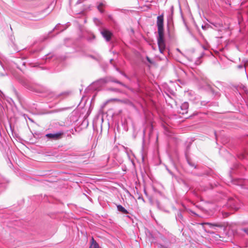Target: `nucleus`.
I'll use <instances>...</instances> for the list:
<instances>
[{
    "mask_svg": "<svg viewBox=\"0 0 248 248\" xmlns=\"http://www.w3.org/2000/svg\"><path fill=\"white\" fill-rule=\"evenodd\" d=\"M168 171H169V173H170V174H172V172H171L170 171V170H168Z\"/></svg>",
    "mask_w": 248,
    "mask_h": 248,
    "instance_id": "nucleus-17",
    "label": "nucleus"
},
{
    "mask_svg": "<svg viewBox=\"0 0 248 248\" xmlns=\"http://www.w3.org/2000/svg\"><path fill=\"white\" fill-rule=\"evenodd\" d=\"M183 111V112H182L183 114H184V113H186L187 112V109H181Z\"/></svg>",
    "mask_w": 248,
    "mask_h": 248,
    "instance_id": "nucleus-13",
    "label": "nucleus"
},
{
    "mask_svg": "<svg viewBox=\"0 0 248 248\" xmlns=\"http://www.w3.org/2000/svg\"><path fill=\"white\" fill-rule=\"evenodd\" d=\"M190 212H191L192 214H194V215H197V214H196V213H195L194 212H192V211H190Z\"/></svg>",
    "mask_w": 248,
    "mask_h": 248,
    "instance_id": "nucleus-16",
    "label": "nucleus"
},
{
    "mask_svg": "<svg viewBox=\"0 0 248 248\" xmlns=\"http://www.w3.org/2000/svg\"><path fill=\"white\" fill-rule=\"evenodd\" d=\"M101 34L103 37L105 38L107 41H109L112 36V33L108 30L106 29L101 31Z\"/></svg>",
    "mask_w": 248,
    "mask_h": 248,
    "instance_id": "nucleus-5",
    "label": "nucleus"
},
{
    "mask_svg": "<svg viewBox=\"0 0 248 248\" xmlns=\"http://www.w3.org/2000/svg\"><path fill=\"white\" fill-rule=\"evenodd\" d=\"M176 218L177 220L180 221L181 223H182V222L184 221L183 217L181 211H178L176 216Z\"/></svg>",
    "mask_w": 248,
    "mask_h": 248,
    "instance_id": "nucleus-7",
    "label": "nucleus"
},
{
    "mask_svg": "<svg viewBox=\"0 0 248 248\" xmlns=\"http://www.w3.org/2000/svg\"><path fill=\"white\" fill-rule=\"evenodd\" d=\"M104 5H105V4L103 2H101L99 4V5L97 6V8H98V10L101 13H103V10L102 9V7H103Z\"/></svg>",
    "mask_w": 248,
    "mask_h": 248,
    "instance_id": "nucleus-11",
    "label": "nucleus"
},
{
    "mask_svg": "<svg viewBox=\"0 0 248 248\" xmlns=\"http://www.w3.org/2000/svg\"><path fill=\"white\" fill-rule=\"evenodd\" d=\"M157 25L158 28V34L164 33L163 29V16L162 15L159 16L157 17Z\"/></svg>",
    "mask_w": 248,
    "mask_h": 248,
    "instance_id": "nucleus-3",
    "label": "nucleus"
},
{
    "mask_svg": "<svg viewBox=\"0 0 248 248\" xmlns=\"http://www.w3.org/2000/svg\"><path fill=\"white\" fill-rule=\"evenodd\" d=\"M157 44L160 52L162 54L164 53L166 49L164 33L158 34V36L157 37Z\"/></svg>",
    "mask_w": 248,
    "mask_h": 248,
    "instance_id": "nucleus-1",
    "label": "nucleus"
},
{
    "mask_svg": "<svg viewBox=\"0 0 248 248\" xmlns=\"http://www.w3.org/2000/svg\"><path fill=\"white\" fill-rule=\"evenodd\" d=\"M90 248H99V246L93 237L91 239V245Z\"/></svg>",
    "mask_w": 248,
    "mask_h": 248,
    "instance_id": "nucleus-8",
    "label": "nucleus"
},
{
    "mask_svg": "<svg viewBox=\"0 0 248 248\" xmlns=\"http://www.w3.org/2000/svg\"><path fill=\"white\" fill-rule=\"evenodd\" d=\"M91 110L89 109L88 112H87V114H90L91 113Z\"/></svg>",
    "mask_w": 248,
    "mask_h": 248,
    "instance_id": "nucleus-14",
    "label": "nucleus"
},
{
    "mask_svg": "<svg viewBox=\"0 0 248 248\" xmlns=\"http://www.w3.org/2000/svg\"><path fill=\"white\" fill-rule=\"evenodd\" d=\"M243 231L248 234V228L243 229Z\"/></svg>",
    "mask_w": 248,
    "mask_h": 248,
    "instance_id": "nucleus-12",
    "label": "nucleus"
},
{
    "mask_svg": "<svg viewBox=\"0 0 248 248\" xmlns=\"http://www.w3.org/2000/svg\"><path fill=\"white\" fill-rule=\"evenodd\" d=\"M63 135V132L60 131L55 133H48L46 135V137L51 140H58L61 139Z\"/></svg>",
    "mask_w": 248,
    "mask_h": 248,
    "instance_id": "nucleus-2",
    "label": "nucleus"
},
{
    "mask_svg": "<svg viewBox=\"0 0 248 248\" xmlns=\"http://www.w3.org/2000/svg\"><path fill=\"white\" fill-rule=\"evenodd\" d=\"M242 67H243V65H240L238 66L239 68H242Z\"/></svg>",
    "mask_w": 248,
    "mask_h": 248,
    "instance_id": "nucleus-15",
    "label": "nucleus"
},
{
    "mask_svg": "<svg viewBox=\"0 0 248 248\" xmlns=\"http://www.w3.org/2000/svg\"><path fill=\"white\" fill-rule=\"evenodd\" d=\"M235 210H237L238 208H234Z\"/></svg>",
    "mask_w": 248,
    "mask_h": 248,
    "instance_id": "nucleus-18",
    "label": "nucleus"
},
{
    "mask_svg": "<svg viewBox=\"0 0 248 248\" xmlns=\"http://www.w3.org/2000/svg\"><path fill=\"white\" fill-rule=\"evenodd\" d=\"M119 102V100L117 99H110L106 101L103 105L102 107L105 108L107 107H111L112 105L118 103Z\"/></svg>",
    "mask_w": 248,
    "mask_h": 248,
    "instance_id": "nucleus-4",
    "label": "nucleus"
},
{
    "mask_svg": "<svg viewBox=\"0 0 248 248\" xmlns=\"http://www.w3.org/2000/svg\"><path fill=\"white\" fill-rule=\"evenodd\" d=\"M40 110H43L42 111L38 112V113L41 114H49L52 112H54V111H46V109H39Z\"/></svg>",
    "mask_w": 248,
    "mask_h": 248,
    "instance_id": "nucleus-10",
    "label": "nucleus"
},
{
    "mask_svg": "<svg viewBox=\"0 0 248 248\" xmlns=\"http://www.w3.org/2000/svg\"><path fill=\"white\" fill-rule=\"evenodd\" d=\"M117 208L118 210L124 214H128V211L121 205H117Z\"/></svg>",
    "mask_w": 248,
    "mask_h": 248,
    "instance_id": "nucleus-6",
    "label": "nucleus"
},
{
    "mask_svg": "<svg viewBox=\"0 0 248 248\" xmlns=\"http://www.w3.org/2000/svg\"><path fill=\"white\" fill-rule=\"evenodd\" d=\"M202 225H204V224H207V225H209L210 227H212V226H215V227H219V228H221L223 227V225L220 224V223H202Z\"/></svg>",
    "mask_w": 248,
    "mask_h": 248,
    "instance_id": "nucleus-9",
    "label": "nucleus"
}]
</instances>
